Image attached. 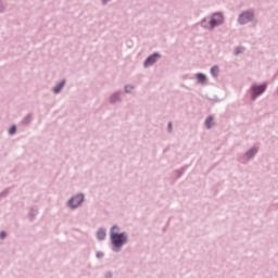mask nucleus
Listing matches in <instances>:
<instances>
[{
	"instance_id": "obj_1",
	"label": "nucleus",
	"mask_w": 278,
	"mask_h": 278,
	"mask_svg": "<svg viewBox=\"0 0 278 278\" xmlns=\"http://www.w3.org/2000/svg\"><path fill=\"white\" fill-rule=\"evenodd\" d=\"M119 229L117 226H113L111 229V242L115 248L114 251H118L125 242H127V235L125 232L118 233Z\"/></svg>"
},
{
	"instance_id": "obj_2",
	"label": "nucleus",
	"mask_w": 278,
	"mask_h": 278,
	"mask_svg": "<svg viewBox=\"0 0 278 278\" xmlns=\"http://www.w3.org/2000/svg\"><path fill=\"white\" fill-rule=\"evenodd\" d=\"M266 92V85L253 86L252 87V99L255 101L260 94Z\"/></svg>"
},
{
	"instance_id": "obj_3",
	"label": "nucleus",
	"mask_w": 278,
	"mask_h": 278,
	"mask_svg": "<svg viewBox=\"0 0 278 278\" xmlns=\"http://www.w3.org/2000/svg\"><path fill=\"white\" fill-rule=\"evenodd\" d=\"M84 203V195L77 194L68 201L70 207H79Z\"/></svg>"
},
{
	"instance_id": "obj_4",
	"label": "nucleus",
	"mask_w": 278,
	"mask_h": 278,
	"mask_svg": "<svg viewBox=\"0 0 278 278\" xmlns=\"http://www.w3.org/2000/svg\"><path fill=\"white\" fill-rule=\"evenodd\" d=\"M253 21V12H243L240 16H239V23L241 25H247V23Z\"/></svg>"
},
{
	"instance_id": "obj_5",
	"label": "nucleus",
	"mask_w": 278,
	"mask_h": 278,
	"mask_svg": "<svg viewBox=\"0 0 278 278\" xmlns=\"http://www.w3.org/2000/svg\"><path fill=\"white\" fill-rule=\"evenodd\" d=\"M220 24H223V15L220 13H215L210 22L211 29H214V27Z\"/></svg>"
},
{
	"instance_id": "obj_6",
	"label": "nucleus",
	"mask_w": 278,
	"mask_h": 278,
	"mask_svg": "<svg viewBox=\"0 0 278 278\" xmlns=\"http://www.w3.org/2000/svg\"><path fill=\"white\" fill-rule=\"evenodd\" d=\"M157 60H160V54L154 53L152 55H150L146 62H144V66H152V64H155V62H157Z\"/></svg>"
},
{
	"instance_id": "obj_7",
	"label": "nucleus",
	"mask_w": 278,
	"mask_h": 278,
	"mask_svg": "<svg viewBox=\"0 0 278 278\" xmlns=\"http://www.w3.org/2000/svg\"><path fill=\"white\" fill-rule=\"evenodd\" d=\"M64 84L65 81L63 80L62 83H60L59 85H56L53 89L54 94H58V92H60V90H62V88H64Z\"/></svg>"
},
{
	"instance_id": "obj_8",
	"label": "nucleus",
	"mask_w": 278,
	"mask_h": 278,
	"mask_svg": "<svg viewBox=\"0 0 278 278\" xmlns=\"http://www.w3.org/2000/svg\"><path fill=\"white\" fill-rule=\"evenodd\" d=\"M213 122H214V117L208 116V117L206 118L205 125H206L207 129H211V128H212V125H214Z\"/></svg>"
},
{
	"instance_id": "obj_9",
	"label": "nucleus",
	"mask_w": 278,
	"mask_h": 278,
	"mask_svg": "<svg viewBox=\"0 0 278 278\" xmlns=\"http://www.w3.org/2000/svg\"><path fill=\"white\" fill-rule=\"evenodd\" d=\"M207 78L205 77V75L203 74H197V80L199 81V84H205V80Z\"/></svg>"
},
{
	"instance_id": "obj_10",
	"label": "nucleus",
	"mask_w": 278,
	"mask_h": 278,
	"mask_svg": "<svg viewBox=\"0 0 278 278\" xmlns=\"http://www.w3.org/2000/svg\"><path fill=\"white\" fill-rule=\"evenodd\" d=\"M97 236H98V240H105V236H106L105 230L103 229L98 230Z\"/></svg>"
},
{
	"instance_id": "obj_11",
	"label": "nucleus",
	"mask_w": 278,
	"mask_h": 278,
	"mask_svg": "<svg viewBox=\"0 0 278 278\" xmlns=\"http://www.w3.org/2000/svg\"><path fill=\"white\" fill-rule=\"evenodd\" d=\"M211 73L214 77H216L218 75V66H214L211 68Z\"/></svg>"
},
{
	"instance_id": "obj_12",
	"label": "nucleus",
	"mask_w": 278,
	"mask_h": 278,
	"mask_svg": "<svg viewBox=\"0 0 278 278\" xmlns=\"http://www.w3.org/2000/svg\"><path fill=\"white\" fill-rule=\"evenodd\" d=\"M9 134L11 136H13V134H16V126H11V128L9 129Z\"/></svg>"
},
{
	"instance_id": "obj_13",
	"label": "nucleus",
	"mask_w": 278,
	"mask_h": 278,
	"mask_svg": "<svg viewBox=\"0 0 278 278\" xmlns=\"http://www.w3.org/2000/svg\"><path fill=\"white\" fill-rule=\"evenodd\" d=\"M255 153H257V150H252V151L248 152V155H255Z\"/></svg>"
},
{
	"instance_id": "obj_14",
	"label": "nucleus",
	"mask_w": 278,
	"mask_h": 278,
	"mask_svg": "<svg viewBox=\"0 0 278 278\" xmlns=\"http://www.w3.org/2000/svg\"><path fill=\"white\" fill-rule=\"evenodd\" d=\"M0 238H1V240H3V238H5V232L4 231L0 232Z\"/></svg>"
},
{
	"instance_id": "obj_15",
	"label": "nucleus",
	"mask_w": 278,
	"mask_h": 278,
	"mask_svg": "<svg viewBox=\"0 0 278 278\" xmlns=\"http://www.w3.org/2000/svg\"><path fill=\"white\" fill-rule=\"evenodd\" d=\"M125 90H126V92H129V90H131V87L130 86H126Z\"/></svg>"
},
{
	"instance_id": "obj_16",
	"label": "nucleus",
	"mask_w": 278,
	"mask_h": 278,
	"mask_svg": "<svg viewBox=\"0 0 278 278\" xmlns=\"http://www.w3.org/2000/svg\"><path fill=\"white\" fill-rule=\"evenodd\" d=\"M168 128H169V130L173 128V124L172 123L168 124Z\"/></svg>"
},
{
	"instance_id": "obj_17",
	"label": "nucleus",
	"mask_w": 278,
	"mask_h": 278,
	"mask_svg": "<svg viewBox=\"0 0 278 278\" xmlns=\"http://www.w3.org/2000/svg\"><path fill=\"white\" fill-rule=\"evenodd\" d=\"M203 27H208L207 25H205V22L202 23Z\"/></svg>"
},
{
	"instance_id": "obj_18",
	"label": "nucleus",
	"mask_w": 278,
	"mask_h": 278,
	"mask_svg": "<svg viewBox=\"0 0 278 278\" xmlns=\"http://www.w3.org/2000/svg\"><path fill=\"white\" fill-rule=\"evenodd\" d=\"M114 99H116V96H114V97L111 99V101H115Z\"/></svg>"
},
{
	"instance_id": "obj_19",
	"label": "nucleus",
	"mask_w": 278,
	"mask_h": 278,
	"mask_svg": "<svg viewBox=\"0 0 278 278\" xmlns=\"http://www.w3.org/2000/svg\"><path fill=\"white\" fill-rule=\"evenodd\" d=\"M98 257H101V254H98Z\"/></svg>"
},
{
	"instance_id": "obj_20",
	"label": "nucleus",
	"mask_w": 278,
	"mask_h": 278,
	"mask_svg": "<svg viewBox=\"0 0 278 278\" xmlns=\"http://www.w3.org/2000/svg\"><path fill=\"white\" fill-rule=\"evenodd\" d=\"M98 257H101V254H98Z\"/></svg>"
}]
</instances>
